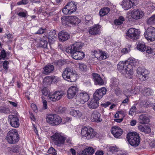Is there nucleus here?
<instances>
[{
    "instance_id": "1",
    "label": "nucleus",
    "mask_w": 155,
    "mask_h": 155,
    "mask_svg": "<svg viewBox=\"0 0 155 155\" xmlns=\"http://www.w3.org/2000/svg\"><path fill=\"white\" fill-rule=\"evenodd\" d=\"M62 75L64 79L70 82L76 81L77 78L75 71L71 67H68L65 68Z\"/></svg>"
},
{
    "instance_id": "2",
    "label": "nucleus",
    "mask_w": 155,
    "mask_h": 155,
    "mask_svg": "<svg viewBox=\"0 0 155 155\" xmlns=\"http://www.w3.org/2000/svg\"><path fill=\"white\" fill-rule=\"evenodd\" d=\"M127 139L129 143L132 146H138L140 143V138L136 132H130L127 136Z\"/></svg>"
},
{
    "instance_id": "3",
    "label": "nucleus",
    "mask_w": 155,
    "mask_h": 155,
    "mask_svg": "<svg viewBox=\"0 0 155 155\" xmlns=\"http://www.w3.org/2000/svg\"><path fill=\"white\" fill-rule=\"evenodd\" d=\"M5 139L10 144H15L19 139V135L15 129L10 130L7 133Z\"/></svg>"
},
{
    "instance_id": "4",
    "label": "nucleus",
    "mask_w": 155,
    "mask_h": 155,
    "mask_svg": "<svg viewBox=\"0 0 155 155\" xmlns=\"http://www.w3.org/2000/svg\"><path fill=\"white\" fill-rule=\"evenodd\" d=\"M46 122L52 126L60 124L62 122V119L59 115L54 114H47L46 117Z\"/></svg>"
},
{
    "instance_id": "5",
    "label": "nucleus",
    "mask_w": 155,
    "mask_h": 155,
    "mask_svg": "<svg viewBox=\"0 0 155 155\" xmlns=\"http://www.w3.org/2000/svg\"><path fill=\"white\" fill-rule=\"evenodd\" d=\"M51 138L54 144L58 147L64 145L66 140V138L61 133H56Z\"/></svg>"
},
{
    "instance_id": "6",
    "label": "nucleus",
    "mask_w": 155,
    "mask_h": 155,
    "mask_svg": "<svg viewBox=\"0 0 155 155\" xmlns=\"http://www.w3.org/2000/svg\"><path fill=\"white\" fill-rule=\"evenodd\" d=\"M96 132L94 130L90 127H84L81 131V134L87 139H91L94 138L96 135Z\"/></svg>"
},
{
    "instance_id": "7",
    "label": "nucleus",
    "mask_w": 155,
    "mask_h": 155,
    "mask_svg": "<svg viewBox=\"0 0 155 155\" xmlns=\"http://www.w3.org/2000/svg\"><path fill=\"white\" fill-rule=\"evenodd\" d=\"M137 76L141 81H145L148 78L149 71L145 68L143 67H139L137 68Z\"/></svg>"
},
{
    "instance_id": "8",
    "label": "nucleus",
    "mask_w": 155,
    "mask_h": 155,
    "mask_svg": "<svg viewBox=\"0 0 155 155\" xmlns=\"http://www.w3.org/2000/svg\"><path fill=\"white\" fill-rule=\"evenodd\" d=\"M89 98L88 94L85 92L82 91L77 95L76 100L78 103L84 104L88 100Z\"/></svg>"
},
{
    "instance_id": "9",
    "label": "nucleus",
    "mask_w": 155,
    "mask_h": 155,
    "mask_svg": "<svg viewBox=\"0 0 155 155\" xmlns=\"http://www.w3.org/2000/svg\"><path fill=\"white\" fill-rule=\"evenodd\" d=\"M144 36L147 40L154 41L155 38V28L151 26L148 27L144 33Z\"/></svg>"
},
{
    "instance_id": "10",
    "label": "nucleus",
    "mask_w": 155,
    "mask_h": 155,
    "mask_svg": "<svg viewBox=\"0 0 155 155\" xmlns=\"http://www.w3.org/2000/svg\"><path fill=\"white\" fill-rule=\"evenodd\" d=\"M8 120L13 127L17 128L19 126V120L17 115H9L8 116Z\"/></svg>"
},
{
    "instance_id": "11",
    "label": "nucleus",
    "mask_w": 155,
    "mask_h": 155,
    "mask_svg": "<svg viewBox=\"0 0 155 155\" xmlns=\"http://www.w3.org/2000/svg\"><path fill=\"white\" fill-rule=\"evenodd\" d=\"M127 35L130 38L136 40L139 38L140 32L134 28H130L127 32Z\"/></svg>"
},
{
    "instance_id": "12",
    "label": "nucleus",
    "mask_w": 155,
    "mask_h": 155,
    "mask_svg": "<svg viewBox=\"0 0 155 155\" xmlns=\"http://www.w3.org/2000/svg\"><path fill=\"white\" fill-rule=\"evenodd\" d=\"M117 68L118 70L123 74L125 73L127 68H128L129 70V69L131 68V64L128 61H126L125 62L120 61L117 64Z\"/></svg>"
},
{
    "instance_id": "13",
    "label": "nucleus",
    "mask_w": 155,
    "mask_h": 155,
    "mask_svg": "<svg viewBox=\"0 0 155 155\" xmlns=\"http://www.w3.org/2000/svg\"><path fill=\"white\" fill-rule=\"evenodd\" d=\"M63 94L61 92L55 91L52 94H51L48 96V100L51 101H58L62 98Z\"/></svg>"
},
{
    "instance_id": "14",
    "label": "nucleus",
    "mask_w": 155,
    "mask_h": 155,
    "mask_svg": "<svg viewBox=\"0 0 155 155\" xmlns=\"http://www.w3.org/2000/svg\"><path fill=\"white\" fill-rule=\"evenodd\" d=\"M106 88L104 87L97 89L94 94V98L99 101L102 97L104 95L106 94Z\"/></svg>"
},
{
    "instance_id": "15",
    "label": "nucleus",
    "mask_w": 155,
    "mask_h": 155,
    "mask_svg": "<svg viewBox=\"0 0 155 155\" xmlns=\"http://www.w3.org/2000/svg\"><path fill=\"white\" fill-rule=\"evenodd\" d=\"M144 13L140 10L134 9L131 13V16L134 19H139L141 18L144 15Z\"/></svg>"
},
{
    "instance_id": "16",
    "label": "nucleus",
    "mask_w": 155,
    "mask_h": 155,
    "mask_svg": "<svg viewBox=\"0 0 155 155\" xmlns=\"http://www.w3.org/2000/svg\"><path fill=\"white\" fill-rule=\"evenodd\" d=\"M78 91V89L76 87L72 86L67 91L68 97L69 99L74 97Z\"/></svg>"
},
{
    "instance_id": "17",
    "label": "nucleus",
    "mask_w": 155,
    "mask_h": 155,
    "mask_svg": "<svg viewBox=\"0 0 155 155\" xmlns=\"http://www.w3.org/2000/svg\"><path fill=\"white\" fill-rule=\"evenodd\" d=\"M100 117V114L97 110H94L91 113V119L93 122H99L102 120Z\"/></svg>"
},
{
    "instance_id": "18",
    "label": "nucleus",
    "mask_w": 155,
    "mask_h": 155,
    "mask_svg": "<svg viewBox=\"0 0 155 155\" xmlns=\"http://www.w3.org/2000/svg\"><path fill=\"white\" fill-rule=\"evenodd\" d=\"M111 133L116 138H118L122 134L123 130L117 127H112Z\"/></svg>"
},
{
    "instance_id": "19",
    "label": "nucleus",
    "mask_w": 155,
    "mask_h": 155,
    "mask_svg": "<svg viewBox=\"0 0 155 155\" xmlns=\"http://www.w3.org/2000/svg\"><path fill=\"white\" fill-rule=\"evenodd\" d=\"M92 76L95 84L101 85L104 84V81L99 74L94 73L92 74Z\"/></svg>"
},
{
    "instance_id": "20",
    "label": "nucleus",
    "mask_w": 155,
    "mask_h": 155,
    "mask_svg": "<svg viewBox=\"0 0 155 155\" xmlns=\"http://www.w3.org/2000/svg\"><path fill=\"white\" fill-rule=\"evenodd\" d=\"M58 37L60 41H64L70 38L69 34L64 31H62L59 33Z\"/></svg>"
},
{
    "instance_id": "21",
    "label": "nucleus",
    "mask_w": 155,
    "mask_h": 155,
    "mask_svg": "<svg viewBox=\"0 0 155 155\" xmlns=\"http://www.w3.org/2000/svg\"><path fill=\"white\" fill-rule=\"evenodd\" d=\"M94 152V150L93 148L90 147H87L86 148L78 155H92Z\"/></svg>"
},
{
    "instance_id": "22",
    "label": "nucleus",
    "mask_w": 155,
    "mask_h": 155,
    "mask_svg": "<svg viewBox=\"0 0 155 155\" xmlns=\"http://www.w3.org/2000/svg\"><path fill=\"white\" fill-rule=\"evenodd\" d=\"M85 55V54L82 51H80L74 52L73 54H72V57L74 59L80 60L83 59Z\"/></svg>"
},
{
    "instance_id": "23",
    "label": "nucleus",
    "mask_w": 155,
    "mask_h": 155,
    "mask_svg": "<svg viewBox=\"0 0 155 155\" xmlns=\"http://www.w3.org/2000/svg\"><path fill=\"white\" fill-rule=\"evenodd\" d=\"M138 120L139 122L142 124H148L150 121L148 115L143 114L140 116Z\"/></svg>"
},
{
    "instance_id": "24",
    "label": "nucleus",
    "mask_w": 155,
    "mask_h": 155,
    "mask_svg": "<svg viewBox=\"0 0 155 155\" xmlns=\"http://www.w3.org/2000/svg\"><path fill=\"white\" fill-rule=\"evenodd\" d=\"M98 101L94 98L91 100L87 103V105L90 108L95 109L99 106Z\"/></svg>"
},
{
    "instance_id": "25",
    "label": "nucleus",
    "mask_w": 155,
    "mask_h": 155,
    "mask_svg": "<svg viewBox=\"0 0 155 155\" xmlns=\"http://www.w3.org/2000/svg\"><path fill=\"white\" fill-rule=\"evenodd\" d=\"M57 36L55 31L53 30L52 31L50 32L48 38L49 43H53L56 40Z\"/></svg>"
},
{
    "instance_id": "26",
    "label": "nucleus",
    "mask_w": 155,
    "mask_h": 155,
    "mask_svg": "<svg viewBox=\"0 0 155 155\" xmlns=\"http://www.w3.org/2000/svg\"><path fill=\"white\" fill-rule=\"evenodd\" d=\"M54 66L51 64L47 65L45 66L43 68L44 70L43 71V73L45 74L52 72L54 69Z\"/></svg>"
},
{
    "instance_id": "27",
    "label": "nucleus",
    "mask_w": 155,
    "mask_h": 155,
    "mask_svg": "<svg viewBox=\"0 0 155 155\" xmlns=\"http://www.w3.org/2000/svg\"><path fill=\"white\" fill-rule=\"evenodd\" d=\"M133 2L131 0H124L122 3L123 7L125 9H128L133 6Z\"/></svg>"
},
{
    "instance_id": "28",
    "label": "nucleus",
    "mask_w": 155,
    "mask_h": 155,
    "mask_svg": "<svg viewBox=\"0 0 155 155\" xmlns=\"http://www.w3.org/2000/svg\"><path fill=\"white\" fill-rule=\"evenodd\" d=\"M100 30V26L96 25L90 29L89 33L91 35H96L99 33Z\"/></svg>"
},
{
    "instance_id": "29",
    "label": "nucleus",
    "mask_w": 155,
    "mask_h": 155,
    "mask_svg": "<svg viewBox=\"0 0 155 155\" xmlns=\"http://www.w3.org/2000/svg\"><path fill=\"white\" fill-rule=\"evenodd\" d=\"M138 129L140 131L146 134H148L151 131L150 127L145 125H139L138 126Z\"/></svg>"
},
{
    "instance_id": "30",
    "label": "nucleus",
    "mask_w": 155,
    "mask_h": 155,
    "mask_svg": "<svg viewBox=\"0 0 155 155\" xmlns=\"http://www.w3.org/2000/svg\"><path fill=\"white\" fill-rule=\"evenodd\" d=\"M67 6L68 8L70 10V12L72 13L73 12H74L76 10L77 7L75 3L74 2H69Z\"/></svg>"
},
{
    "instance_id": "31",
    "label": "nucleus",
    "mask_w": 155,
    "mask_h": 155,
    "mask_svg": "<svg viewBox=\"0 0 155 155\" xmlns=\"http://www.w3.org/2000/svg\"><path fill=\"white\" fill-rule=\"evenodd\" d=\"M119 83V80L117 79L113 78L111 80L110 84L111 88L114 89H117Z\"/></svg>"
},
{
    "instance_id": "32",
    "label": "nucleus",
    "mask_w": 155,
    "mask_h": 155,
    "mask_svg": "<svg viewBox=\"0 0 155 155\" xmlns=\"http://www.w3.org/2000/svg\"><path fill=\"white\" fill-rule=\"evenodd\" d=\"M70 24L74 25L78 24L81 21L80 19L75 16H70Z\"/></svg>"
},
{
    "instance_id": "33",
    "label": "nucleus",
    "mask_w": 155,
    "mask_h": 155,
    "mask_svg": "<svg viewBox=\"0 0 155 155\" xmlns=\"http://www.w3.org/2000/svg\"><path fill=\"white\" fill-rule=\"evenodd\" d=\"M133 67L131 64V68L128 69V68L127 69L126 71H125V73L123 74L125 75L126 78H131L133 77Z\"/></svg>"
},
{
    "instance_id": "34",
    "label": "nucleus",
    "mask_w": 155,
    "mask_h": 155,
    "mask_svg": "<svg viewBox=\"0 0 155 155\" xmlns=\"http://www.w3.org/2000/svg\"><path fill=\"white\" fill-rule=\"evenodd\" d=\"M62 23L63 25L65 26H69L70 24V16L68 17H62L61 18Z\"/></svg>"
},
{
    "instance_id": "35",
    "label": "nucleus",
    "mask_w": 155,
    "mask_h": 155,
    "mask_svg": "<svg viewBox=\"0 0 155 155\" xmlns=\"http://www.w3.org/2000/svg\"><path fill=\"white\" fill-rule=\"evenodd\" d=\"M137 48L138 50L141 51H144L146 49L145 44L144 42H138L137 44Z\"/></svg>"
},
{
    "instance_id": "36",
    "label": "nucleus",
    "mask_w": 155,
    "mask_h": 155,
    "mask_svg": "<svg viewBox=\"0 0 155 155\" xmlns=\"http://www.w3.org/2000/svg\"><path fill=\"white\" fill-rule=\"evenodd\" d=\"M70 113L71 115L78 117H81L82 115V112L78 110H72L71 111Z\"/></svg>"
},
{
    "instance_id": "37",
    "label": "nucleus",
    "mask_w": 155,
    "mask_h": 155,
    "mask_svg": "<svg viewBox=\"0 0 155 155\" xmlns=\"http://www.w3.org/2000/svg\"><path fill=\"white\" fill-rule=\"evenodd\" d=\"M110 11L108 8L106 7L101 8L100 10L99 14L100 16H103L107 14Z\"/></svg>"
},
{
    "instance_id": "38",
    "label": "nucleus",
    "mask_w": 155,
    "mask_h": 155,
    "mask_svg": "<svg viewBox=\"0 0 155 155\" xmlns=\"http://www.w3.org/2000/svg\"><path fill=\"white\" fill-rule=\"evenodd\" d=\"M153 91L149 88L145 89L142 92L143 95L146 96L152 95L153 94Z\"/></svg>"
},
{
    "instance_id": "39",
    "label": "nucleus",
    "mask_w": 155,
    "mask_h": 155,
    "mask_svg": "<svg viewBox=\"0 0 155 155\" xmlns=\"http://www.w3.org/2000/svg\"><path fill=\"white\" fill-rule=\"evenodd\" d=\"M155 23V14L148 18L147 20V24L152 25Z\"/></svg>"
},
{
    "instance_id": "40",
    "label": "nucleus",
    "mask_w": 155,
    "mask_h": 155,
    "mask_svg": "<svg viewBox=\"0 0 155 155\" xmlns=\"http://www.w3.org/2000/svg\"><path fill=\"white\" fill-rule=\"evenodd\" d=\"M125 20L124 17L122 16H120L118 18L114 21V24L116 25H120L123 23V22Z\"/></svg>"
},
{
    "instance_id": "41",
    "label": "nucleus",
    "mask_w": 155,
    "mask_h": 155,
    "mask_svg": "<svg viewBox=\"0 0 155 155\" xmlns=\"http://www.w3.org/2000/svg\"><path fill=\"white\" fill-rule=\"evenodd\" d=\"M54 78L51 76L46 77L43 79V81L45 83L50 84L53 81Z\"/></svg>"
},
{
    "instance_id": "42",
    "label": "nucleus",
    "mask_w": 155,
    "mask_h": 155,
    "mask_svg": "<svg viewBox=\"0 0 155 155\" xmlns=\"http://www.w3.org/2000/svg\"><path fill=\"white\" fill-rule=\"evenodd\" d=\"M48 42L46 40H43L40 41L38 43V46L44 48H46L47 46Z\"/></svg>"
},
{
    "instance_id": "43",
    "label": "nucleus",
    "mask_w": 155,
    "mask_h": 155,
    "mask_svg": "<svg viewBox=\"0 0 155 155\" xmlns=\"http://www.w3.org/2000/svg\"><path fill=\"white\" fill-rule=\"evenodd\" d=\"M0 112L5 114H9L10 112V109L8 107H0Z\"/></svg>"
},
{
    "instance_id": "44",
    "label": "nucleus",
    "mask_w": 155,
    "mask_h": 155,
    "mask_svg": "<svg viewBox=\"0 0 155 155\" xmlns=\"http://www.w3.org/2000/svg\"><path fill=\"white\" fill-rule=\"evenodd\" d=\"M146 52L147 53L150 54L154 53H155V48L153 46L152 47H148L147 48Z\"/></svg>"
},
{
    "instance_id": "45",
    "label": "nucleus",
    "mask_w": 155,
    "mask_h": 155,
    "mask_svg": "<svg viewBox=\"0 0 155 155\" xmlns=\"http://www.w3.org/2000/svg\"><path fill=\"white\" fill-rule=\"evenodd\" d=\"M124 94L126 96L128 97L133 95L132 92V89H126L124 91Z\"/></svg>"
},
{
    "instance_id": "46",
    "label": "nucleus",
    "mask_w": 155,
    "mask_h": 155,
    "mask_svg": "<svg viewBox=\"0 0 155 155\" xmlns=\"http://www.w3.org/2000/svg\"><path fill=\"white\" fill-rule=\"evenodd\" d=\"M42 92L43 95L46 96L48 95H49L50 94L49 90L47 87H44L42 90Z\"/></svg>"
},
{
    "instance_id": "47",
    "label": "nucleus",
    "mask_w": 155,
    "mask_h": 155,
    "mask_svg": "<svg viewBox=\"0 0 155 155\" xmlns=\"http://www.w3.org/2000/svg\"><path fill=\"white\" fill-rule=\"evenodd\" d=\"M48 153L53 155H55L57 154L55 150L52 147H50L48 150Z\"/></svg>"
},
{
    "instance_id": "48",
    "label": "nucleus",
    "mask_w": 155,
    "mask_h": 155,
    "mask_svg": "<svg viewBox=\"0 0 155 155\" xmlns=\"http://www.w3.org/2000/svg\"><path fill=\"white\" fill-rule=\"evenodd\" d=\"M132 92L133 95H135L139 93L140 91V87H135L134 89H132Z\"/></svg>"
},
{
    "instance_id": "49",
    "label": "nucleus",
    "mask_w": 155,
    "mask_h": 155,
    "mask_svg": "<svg viewBox=\"0 0 155 155\" xmlns=\"http://www.w3.org/2000/svg\"><path fill=\"white\" fill-rule=\"evenodd\" d=\"M62 12L65 15L71 14V13L70 12H71L70 11V10L68 8L67 5H66L65 7L63 9Z\"/></svg>"
},
{
    "instance_id": "50",
    "label": "nucleus",
    "mask_w": 155,
    "mask_h": 155,
    "mask_svg": "<svg viewBox=\"0 0 155 155\" xmlns=\"http://www.w3.org/2000/svg\"><path fill=\"white\" fill-rule=\"evenodd\" d=\"M41 98L43 104V108L45 109H47L48 107L47 101L45 99V98L44 97H41Z\"/></svg>"
},
{
    "instance_id": "51",
    "label": "nucleus",
    "mask_w": 155,
    "mask_h": 155,
    "mask_svg": "<svg viewBox=\"0 0 155 155\" xmlns=\"http://www.w3.org/2000/svg\"><path fill=\"white\" fill-rule=\"evenodd\" d=\"M109 149L110 151L112 152L113 153H114L119 151V149L116 147H110Z\"/></svg>"
},
{
    "instance_id": "52",
    "label": "nucleus",
    "mask_w": 155,
    "mask_h": 155,
    "mask_svg": "<svg viewBox=\"0 0 155 155\" xmlns=\"http://www.w3.org/2000/svg\"><path fill=\"white\" fill-rule=\"evenodd\" d=\"M18 15L21 17H25L27 16L28 13L27 12L25 11V12H21L17 13Z\"/></svg>"
},
{
    "instance_id": "53",
    "label": "nucleus",
    "mask_w": 155,
    "mask_h": 155,
    "mask_svg": "<svg viewBox=\"0 0 155 155\" xmlns=\"http://www.w3.org/2000/svg\"><path fill=\"white\" fill-rule=\"evenodd\" d=\"M73 45L77 47L79 50L83 46L81 42H78L75 43L73 44Z\"/></svg>"
},
{
    "instance_id": "54",
    "label": "nucleus",
    "mask_w": 155,
    "mask_h": 155,
    "mask_svg": "<svg viewBox=\"0 0 155 155\" xmlns=\"http://www.w3.org/2000/svg\"><path fill=\"white\" fill-rule=\"evenodd\" d=\"M0 55L2 58L4 60L6 57V54L5 50H2L0 53Z\"/></svg>"
},
{
    "instance_id": "55",
    "label": "nucleus",
    "mask_w": 155,
    "mask_h": 155,
    "mask_svg": "<svg viewBox=\"0 0 155 155\" xmlns=\"http://www.w3.org/2000/svg\"><path fill=\"white\" fill-rule=\"evenodd\" d=\"M71 49L73 50V53H74V52H76V51H80L79 50V49H78V48L77 47H76V46H75L74 45H72L71 46Z\"/></svg>"
},
{
    "instance_id": "56",
    "label": "nucleus",
    "mask_w": 155,
    "mask_h": 155,
    "mask_svg": "<svg viewBox=\"0 0 155 155\" xmlns=\"http://www.w3.org/2000/svg\"><path fill=\"white\" fill-rule=\"evenodd\" d=\"M87 66L84 64H81L79 65V68L82 71H85L87 70Z\"/></svg>"
},
{
    "instance_id": "57",
    "label": "nucleus",
    "mask_w": 155,
    "mask_h": 155,
    "mask_svg": "<svg viewBox=\"0 0 155 155\" xmlns=\"http://www.w3.org/2000/svg\"><path fill=\"white\" fill-rule=\"evenodd\" d=\"M46 30V29H43L41 28L37 32L35 33V34H42L44 33L45 31Z\"/></svg>"
},
{
    "instance_id": "58",
    "label": "nucleus",
    "mask_w": 155,
    "mask_h": 155,
    "mask_svg": "<svg viewBox=\"0 0 155 155\" xmlns=\"http://www.w3.org/2000/svg\"><path fill=\"white\" fill-rule=\"evenodd\" d=\"M136 108L135 107L133 106L130 109L129 111V114L132 116L133 115V113L135 112L136 110Z\"/></svg>"
},
{
    "instance_id": "59",
    "label": "nucleus",
    "mask_w": 155,
    "mask_h": 155,
    "mask_svg": "<svg viewBox=\"0 0 155 155\" xmlns=\"http://www.w3.org/2000/svg\"><path fill=\"white\" fill-rule=\"evenodd\" d=\"M9 64L8 62L7 61H5L3 64V68L7 70L8 68V65Z\"/></svg>"
},
{
    "instance_id": "60",
    "label": "nucleus",
    "mask_w": 155,
    "mask_h": 155,
    "mask_svg": "<svg viewBox=\"0 0 155 155\" xmlns=\"http://www.w3.org/2000/svg\"><path fill=\"white\" fill-rule=\"evenodd\" d=\"M66 110V108L65 107H60L58 109V112L59 114H62L64 113Z\"/></svg>"
},
{
    "instance_id": "61",
    "label": "nucleus",
    "mask_w": 155,
    "mask_h": 155,
    "mask_svg": "<svg viewBox=\"0 0 155 155\" xmlns=\"http://www.w3.org/2000/svg\"><path fill=\"white\" fill-rule=\"evenodd\" d=\"M106 56L104 54V53L102 52V54H101L100 56V58L98 60H102L106 58Z\"/></svg>"
},
{
    "instance_id": "62",
    "label": "nucleus",
    "mask_w": 155,
    "mask_h": 155,
    "mask_svg": "<svg viewBox=\"0 0 155 155\" xmlns=\"http://www.w3.org/2000/svg\"><path fill=\"white\" fill-rule=\"evenodd\" d=\"M66 51L68 53H71L72 54H73V50L71 49V46L68 47L66 49Z\"/></svg>"
},
{
    "instance_id": "63",
    "label": "nucleus",
    "mask_w": 155,
    "mask_h": 155,
    "mask_svg": "<svg viewBox=\"0 0 155 155\" xmlns=\"http://www.w3.org/2000/svg\"><path fill=\"white\" fill-rule=\"evenodd\" d=\"M118 114L124 117L126 115V110H121L118 112Z\"/></svg>"
},
{
    "instance_id": "64",
    "label": "nucleus",
    "mask_w": 155,
    "mask_h": 155,
    "mask_svg": "<svg viewBox=\"0 0 155 155\" xmlns=\"http://www.w3.org/2000/svg\"><path fill=\"white\" fill-rule=\"evenodd\" d=\"M95 54V57L97 58V59H98L99 58H100V55L101 54H102V52L100 51H97V53Z\"/></svg>"
}]
</instances>
